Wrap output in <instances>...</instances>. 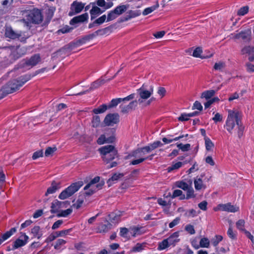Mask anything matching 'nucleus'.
Wrapping results in <instances>:
<instances>
[{
  "mask_svg": "<svg viewBox=\"0 0 254 254\" xmlns=\"http://www.w3.org/2000/svg\"><path fill=\"white\" fill-rule=\"evenodd\" d=\"M139 148L141 153H142L143 155H144L147 153H149L152 150L150 144L148 146H145L143 147H140Z\"/></svg>",
  "mask_w": 254,
  "mask_h": 254,
  "instance_id": "nucleus-62",
  "label": "nucleus"
},
{
  "mask_svg": "<svg viewBox=\"0 0 254 254\" xmlns=\"http://www.w3.org/2000/svg\"><path fill=\"white\" fill-rule=\"evenodd\" d=\"M220 206L222 210L227 212H236L239 210V207L232 205L230 203L221 204Z\"/></svg>",
  "mask_w": 254,
  "mask_h": 254,
  "instance_id": "nucleus-24",
  "label": "nucleus"
},
{
  "mask_svg": "<svg viewBox=\"0 0 254 254\" xmlns=\"http://www.w3.org/2000/svg\"><path fill=\"white\" fill-rule=\"evenodd\" d=\"M66 241H65L63 239H58L56 243L54 246L55 249H56V250L60 249L61 247L63 245H64L66 243Z\"/></svg>",
  "mask_w": 254,
  "mask_h": 254,
  "instance_id": "nucleus-55",
  "label": "nucleus"
},
{
  "mask_svg": "<svg viewBox=\"0 0 254 254\" xmlns=\"http://www.w3.org/2000/svg\"><path fill=\"white\" fill-rule=\"evenodd\" d=\"M223 237L221 235H216L215 239L212 240V244L215 247L217 246L218 244L222 240Z\"/></svg>",
  "mask_w": 254,
  "mask_h": 254,
  "instance_id": "nucleus-57",
  "label": "nucleus"
},
{
  "mask_svg": "<svg viewBox=\"0 0 254 254\" xmlns=\"http://www.w3.org/2000/svg\"><path fill=\"white\" fill-rule=\"evenodd\" d=\"M92 122L93 124L92 126L94 127H99L100 124V117L98 115L93 116Z\"/></svg>",
  "mask_w": 254,
  "mask_h": 254,
  "instance_id": "nucleus-54",
  "label": "nucleus"
},
{
  "mask_svg": "<svg viewBox=\"0 0 254 254\" xmlns=\"http://www.w3.org/2000/svg\"><path fill=\"white\" fill-rule=\"evenodd\" d=\"M234 38L236 39H241L245 42H249L251 39V31L250 29L242 31L235 34Z\"/></svg>",
  "mask_w": 254,
  "mask_h": 254,
  "instance_id": "nucleus-11",
  "label": "nucleus"
},
{
  "mask_svg": "<svg viewBox=\"0 0 254 254\" xmlns=\"http://www.w3.org/2000/svg\"><path fill=\"white\" fill-rule=\"evenodd\" d=\"M205 148L207 151H210L214 147V144L209 138H205L204 139Z\"/></svg>",
  "mask_w": 254,
  "mask_h": 254,
  "instance_id": "nucleus-43",
  "label": "nucleus"
},
{
  "mask_svg": "<svg viewBox=\"0 0 254 254\" xmlns=\"http://www.w3.org/2000/svg\"><path fill=\"white\" fill-rule=\"evenodd\" d=\"M177 147L181 149L182 151H189L190 148V144L187 143L186 144H183V143H178L177 144Z\"/></svg>",
  "mask_w": 254,
  "mask_h": 254,
  "instance_id": "nucleus-44",
  "label": "nucleus"
},
{
  "mask_svg": "<svg viewBox=\"0 0 254 254\" xmlns=\"http://www.w3.org/2000/svg\"><path fill=\"white\" fill-rule=\"evenodd\" d=\"M88 18V14L86 12L80 15L74 17L70 20L69 24L71 25H75L77 24L87 21Z\"/></svg>",
  "mask_w": 254,
  "mask_h": 254,
  "instance_id": "nucleus-18",
  "label": "nucleus"
},
{
  "mask_svg": "<svg viewBox=\"0 0 254 254\" xmlns=\"http://www.w3.org/2000/svg\"><path fill=\"white\" fill-rule=\"evenodd\" d=\"M107 224H103L102 223L99 224L98 227V231L99 233H106L110 230L112 228V225L107 220H106Z\"/></svg>",
  "mask_w": 254,
  "mask_h": 254,
  "instance_id": "nucleus-25",
  "label": "nucleus"
},
{
  "mask_svg": "<svg viewBox=\"0 0 254 254\" xmlns=\"http://www.w3.org/2000/svg\"><path fill=\"white\" fill-rule=\"evenodd\" d=\"M117 150L115 147L112 145H107L103 146L98 149V151L100 153L101 157L105 156V157L109 153H112L114 155L115 151Z\"/></svg>",
  "mask_w": 254,
  "mask_h": 254,
  "instance_id": "nucleus-13",
  "label": "nucleus"
},
{
  "mask_svg": "<svg viewBox=\"0 0 254 254\" xmlns=\"http://www.w3.org/2000/svg\"><path fill=\"white\" fill-rule=\"evenodd\" d=\"M175 186L176 187L180 188L184 190H188L189 187L190 186L187 183L184 182L183 181H177L175 183Z\"/></svg>",
  "mask_w": 254,
  "mask_h": 254,
  "instance_id": "nucleus-40",
  "label": "nucleus"
},
{
  "mask_svg": "<svg viewBox=\"0 0 254 254\" xmlns=\"http://www.w3.org/2000/svg\"><path fill=\"white\" fill-rule=\"evenodd\" d=\"M187 191L186 199H189L191 198H194L195 197V195L194 194V190L192 187L190 185Z\"/></svg>",
  "mask_w": 254,
  "mask_h": 254,
  "instance_id": "nucleus-46",
  "label": "nucleus"
},
{
  "mask_svg": "<svg viewBox=\"0 0 254 254\" xmlns=\"http://www.w3.org/2000/svg\"><path fill=\"white\" fill-rule=\"evenodd\" d=\"M118 15L114 12V10L109 11L108 13L107 16H106L107 22L111 21L117 17Z\"/></svg>",
  "mask_w": 254,
  "mask_h": 254,
  "instance_id": "nucleus-48",
  "label": "nucleus"
},
{
  "mask_svg": "<svg viewBox=\"0 0 254 254\" xmlns=\"http://www.w3.org/2000/svg\"><path fill=\"white\" fill-rule=\"evenodd\" d=\"M108 217H109L110 220L111 222H117L120 219L117 215V213L112 212L108 215Z\"/></svg>",
  "mask_w": 254,
  "mask_h": 254,
  "instance_id": "nucleus-61",
  "label": "nucleus"
},
{
  "mask_svg": "<svg viewBox=\"0 0 254 254\" xmlns=\"http://www.w3.org/2000/svg\"><path fill=\"white\" fill-rule=\"evenodd\" d=\"M228 117L226 121L225 125L227 130L230 133H232V130L235 126V123L239 125V122L241 119V115L239 111L229 110Z\"/></svg>",
  "mask_w": 254,
  "mask_h": 254,
  "instance_id": "nucleus-2",
  "label": "nucleus"
},
{
  "mask_svg": "<svg viewBox=\"0 0 254 254\" xmlns=\"http://www.w3.org/2000/svg\"><path fill=\"white\" fill-rule=\"evenodd\" d=\"M100 177L99 176H96L94 178H93L92 180L90 181V182L88 183L84 188V190H87L91 186H93V185H94L97 183H99L101 181H100Z\"/></svg>",
  "mask_w": 254,
  "mask_h": 254,
  "instance_id": "nucleus-36",
  "label": "nucleus"
},
{
  "mask_svg": "<svg viewBox=\"0 0 254 254\" xmlns=\"http://www.w3.org/2000/svg\"><path fill=\"white\" fill-rule=\"evenodd\" d=\"M124 176L123 173H115L108 180L107 183L109 187L111 186L115 182L118 181L120 178Z\"/></svg>",
  "mask_w": 254,
  "mask_h": 254,
  "instance_id": "nucleus-27",
  "label": "nucleus"
},
{
  "mask_svg": "<svg viewBox=\"0 0 254 254\" xmlns=\"http://www.w3.org/2000/svg\"><path fill=\"white\" fill-rule=\"evenodd\" d=\"M245 221L243 219H240L236 222V227L238 229L241 231L244 232L246 230L244 227L245 226Z\"/></svg>",
  "mask_w": 254,
  "mask_h": 254,
  "instance_id": "nucleus-47",
  "label": "nucleus"
},
{
  "mask_svg": "<svg viewBox=\"0 0 254 254\" xmlns=\"http://www.w3.org/2000/svg\"><path fill=\"white\" fill-rule=\"evenodd\" d=\"M153 87L151 86L149 90H146V87L144 84L139 89L137 90V93L139 95L140 98L137 100V103L142 104L144 99H147L149 98L153 94Z\"/></svg>",
  "mask_w": 254,
  "mask_h": 254,
  "instance_id": "nucleus-5",
  "label": "nucleus"
},
{
  "mask_svg": "<svg viewBox=\"0 0 254 254\" xmlns=\"http://www.w3.org/2000/svg\"><path fill=\"white\" fill-rule=\"evenodd\" d=\"M225 66V64L224 62H220L216 63L213 66L215 70L222 71Z\"/></svg>",
  "mask_w": 254,
  "mask_h": 254,
  "instance_id": "nucleus-50",
  "label": "nucleus"
},
{
  "mask_svg": "<svg viewBox=\"0 0 254 254\" xmlns=\"http://www.w3.org/2000/svg\"><path fill=\"white\" fill-rule=\"evenodd\" d=\"M140 14H141V12L139 10H130L128 11L125 15L121 17L119 21L120 22H123L125 21H127L132 18H134V17H137L139 15H140Z\"/></svg>",
  "mask_w": 254,
  "mask_h": 254,
  "instance_id": "nucleus-20",
  "label": "nucleus"
},
{
  "mask_svg": "<svg viewBox=\"0 0 254 254\" xmlns=\"http://www.w3.org/2000/svg\"><path fill=\"white\" fill-rule=\"evenodd\" d=\"M201 178H196L194 181V187L196 190H200L203 187V183L202 178L204 176L203 175H201Z\"/></svg>",
  "mask_w": 254,
  "mask_h": 254,
  "instance_id": "nucleus-33",
  "label": "nucleus"
},
{
  "mask_svg": "<svg viewBox=\"0 0 254 254\" xmlns=\"http://www.w3.org/2000/svg\"><path fill=\"white\" fill-rule=\"evenodd\" d=\"M41 60L39 54H35L29 59H24L20 63L19 66L21 67L31 66L33 67L38 64Z\"/></svg>",
  "mask_w": 254,
  "mask_h": 254,
  "instance_id": "nucleus-7",
  "label": "nucleus"
},
{
  "mask_svg": "<svg viewBox=\"0 0 254 254\" xmlns=\"http://www.w3.org/2000/svg\"><path fill=\"white\" fill-rule=\"evenodd\" d=\"M169 247V245L168 242L166 239L163 240L162 242L159 243L157 250L159 251H162L165 250Z\"/></svg>",
  "mask_w": 254,
  "mask_h": 254,
  "instance_id": "nucleus-41",
  "label": "nucleus"
},
{
  "mask_svg": "<svg viewBox=\"0 0 254 254\" xmlns=\"http://www.w3.org/2000/svg\"><path fill=\"white\" fill-rule=\"evenodd\" d=\"M90 4H92V8L90 10L91 20H93L98 15L103 13L105 11V10H102L101 8L96 6L95 2H91Z\"/></svg>",
  "mask_w": 254,
  "mask_h": 254,
  "instance_id": "nucleus-15",
  "label": "nucleus"
},
{
  "mask_svg": "<svg viewBox=\"0 0 254 254\" xmlns=\"http://www.w3.org/2000/svg\"><path fill=\"white\" fill-rule=\"evenodd\" d=\"M215 94V91L214 90H210L205 91L202 93L201 95V98H205L206 100H209Z\"/></svg>",
  "mask_w": 254,
  "mask_h": 254,
  "instance_id": "nucleus-32",
  "label": "nucleus"
},
{
  "mask_svg": "<svg viewBox=\"0 0 254 254\" xmlns=\"http://www.w3.org/2000/svg\"><path fill=\"white\" fill-rule=\"evenodd\" d=\"M60 188L61 183L60 182H57L55 181H52L51 186L48 188L45 195L48 196L50 194L54 193Z\"/></svg>",
  "mask_w": 254,
  "mask_h": 254,
  "instance_id": "nucleus-23",
  "label": "nucleus"
},
{
  "mask_svg": "<svg viewBox=\"0 0 254 254\" xmlns=\"http://www.w3.org/2000/svg\"><path fill=\"white\" fill-rule=\"evenodd\" d=\"M249 6H245L240 8L237 12V15L239 16H243L247 14L249 11Z\"/></svg>",
  "mask_w": 254,
  "mask_h": 254,
  "instance_id": "nucleus-51",
  "label": "nucleus"
},
{
  "mask_svg": "<svg viewBox=\"0 0 254 254\" xmlns=\"http://www.w3.org/2000/svg\"><path fill=\"white\" fill-rule=\"evenodd\" d=\"M84 4L77 1H74L71 4L70 10L68 15L70 16H73L76 14L80 13L84 8Z\"/></svg>",
  "mask_w": 254,
  "mask_h": 254,
  "instance_id": "nucleus-10",
  "label": "nucleus"
},
{
  "mask_svg": "<svg viewBox=\"0 0 254 254\" xmlns=\"http://www.w3.org/2000/svg\"><path fill=\"white\" fill-rule=\"evenodd\" d=\"M70 205V201L66 200L61 201L58 199L54 200L51 203L50 212L51 213H57L62 208H66Z\"/></svg>",
  "mask_w": 254,
  "mask_h": 254,
  "instance_id": "nucleus-6",
  "label": "nucleus"
},
{
  "mask_svg": "<svg viewBox=\"0 0 254 254\" xmlns=\"http://www.w3.org/2000/svg\"><path fill=\"white\" fill-rule=\"evenodd\" d=\"M31 78V74H26L17 79H14L8 81L9 85L14 88V92L18 90L25 83Z\"/></svg>",
  "mask_w": 254,
  "mask_h": 254,
  "instance_id": "nucleus-4",
  "label": "nucleus"
},
{
  "mask_svg": "<svg viewBox=\"0 0 254 254\" xmlns=\"http://www.w3.org/2000/svg\"><path fill=\"white\" fill-rule=\"evenodd\" d=\"M73 29V27H70L68 25H65L58 31V33H67L70 32Z\"/></svg>",
  "mask_w": 254,
  "mask_h": 254,
  "instance_id": "nucleus-56",
  "label": "nucleus"
},
{
  "mask_svg": "<svg viewBox=\"0 0 254 254\" xmlns=\"http://www.w3.org/2000/svg\"><path fill=\"white\" fill-rule=\"evenodd\" d=\"M21 31H14L11 27H7L5 31V37L13 40L19 39L21 36Z\"/></svg>",
  "mask_w": 254,
  "mask_h": 254,
  "instance_id": "nucleus-17",
  "label": "nucleus"
},
{
  "mask_svg": "<svg viewBox=\"0 0 254 254\" xmlns=\"http://www.w3.org/2000/svg\"><path fill=\"white\" fill-rule=\"evenodd\" d=\"M22 236H24V240H21L19 238L17 239L13 243L11 247L12 251L15 250L20 247L25 246L28 242L29 237L24 233H21Z\"/></svg>",
  "mask_w": 254,
  "mask_h": 254,
  "instance_id": "nucleus-12",
  "label": "nucleus"
},
{
  "mask_svg": "<svg viewBox=\"0 0 254 254\" xmlns=\"http://www.w3.org/2000/svg\"><path fill=\"white\" fill-rule=\"evenodd\" d=\"M83 185L82 181H78L71 184L67 188L61 192L59 195L60 199H65L77 191Z\"/></svg>",
  "mask_w": 254,
  "mask_h": 254,
  "instance_id": "nucleus-3",
  "label": "nucleus"
},
{
  "mask_svg": "<svg viewBox=\"0 0 254 254\" xmlns=\"http://www.w3.org/2000/svg\"><path fill=\"white\" fill-rule=\"evenodd\" d=\"M72 209L70 208L64 210H59V212L57 213V216L58 217H66L69 215H70L72 213Z\"/></svg>",
  "mask_w": 254,
  "mask_h": 254,
  "instance_id": "nucleus-34",
  "label": "nucleus"
},
{
  "mask_svg": "<svg viewBox=\"0 0 254 254\" xmlns=\"http://www.w3.org/2000/svg\"><path fill=\"white\" fill-rule=\"evenodd\" d=\"M23 21L26 26H29L31 23L39 24L43 21V16L40 10L36 8L25 9L21 11Z\"/></svg>",
  "mask_w": 254,
  "mask_h": 254,
  "instance_id": "nucleus-1",
  "label": "nucleus"
},
{
  "mask_svg": "<svg viewBox=\"0 0 254 254\" xmlns=\"http://www.w3.org/2000/svg\"><path fill=\"white\" fill-rule=\"evenodd\" d=\"M183 165V163L181 162H178L174 164H173L171 166H169L167 168V170L168 172H171L174 170H177L179 169L182 167Z\"/></svg>",
  "mask_w": 254,
  "mask_h": 254,
  "instance_id": "nucleus-42",
  "label": "nucleus"
},
{
  "mask_svg": "<svg viewBox=\"0 0 254 254\" xmlns=\"http://www.w3.org/2000/svg\"><path fill=\"white\" fill-rule=\"evenodd\" d=\"M202 51L200 47L196 48L192 53V56L195 58H200L201 59H205L211 57L212 56V54H211L209 56H201V54L202 53Z\"/></svg>",
  "mask_w": 254,
  "mask_h": 254,
  "instance_id": "nucleus-30",
  "label": "nucleus"
},
{
  "mask_svg": "<svg viewBox=\"0 0 254 254\" xmlns=\"http://www.w3.org/2000/svg\"><path fill=\"white\" fill-rule=\"evenodd\" d=\"M57 148L56 147H48L46 148L45 152V155L46 156L48 157L51 155L55 151L57 150Z\"/></svg>",
  "mask_w": 254,
  "mask_h": 254,
  "instance_id": "nucleus-59",
  "label": "nucleus"
},
{
  "mask_svg": "<svg viewBox=\"0 0 254 254\" xmlns=\"http://www.w3.org/2000/svg\"><path fill=\"white\" fill-rule=\"evenodd\" d=\"M115 128H108L106 130L107 143H112L115 141Z\"/></svg>",
  "mask_w": 254,
  "mask_h": 254,
  "instance_id": "nucleus-22",
  "label": "nucleus"
},
{
  "mask_svg": "<svg viewBox=\"0 0 254 254\" xmlns=\"http://www.w3.org/2000/svg\"><path fill=\"white\" fill-rule=\"evenodd\" d=\"M72 229L70 228L66 230H63L60 231H56L55 232L57 237H63L65 235H68L70 232L72 231Z\"/></svg>",
  "mask_w": 254,
  "mask_h": 254,
  "instance_id": "nucleus-45",
  "label": "nucleus"
},
{
  "mask_svg": "<svg viewBox=\"0 0 254 254\" xmlns=\"http://www.w3.org/2000/svg\"><path fill=\"white\" fill-rule=\"evenodd\" d=\"M69 43L64 46L56 52L53 53L52 55V59L54 60L58 58L59 56L63 57L65 55H68L70 51L72 50V47H68Z\"/></svg>",
  "mask_w": 254,
  "mask_h": 254,
  "instance_id": "nucleus-9",
  "label": "nucleus"
},
{
  "mask_svg": "<svg viewBox=\"0 0 254 254\" xmlns=\"http://www.w3.org/2000/svg\"><path fill=\"white\" fill-rule=\"evenodd\" d=\"M143 244L137 243L132 249L133 252H140L143 250Z\"/></svg>",
  "mask_w": 254,
  "mask_h": 254,
  "instance_id": "nucleus-63",
  "label": "nucleus"
},
{
  "mask_svg": "<svg viewBox=\"0 0 254 254\" xmlns=\"http://www.w3.org/2000/svg\"><path fill=\"white\" fill-rule=\"evenodd\" d=\"M137 105V100H134L130 102L128 105H125L121 104L120 106L121 112L124 114L128 113L132 110H134Z\"/></svg>",
  "mask_w": 254,
  "mask_h": 254,
  "instance_id": "nucleus-21",
  "label": "nucleus"
},
{
  "mask_svg": "<svg viewBox=\"0 0 254 254\" xmlns=\"http://www.w3.org/2000/svg\"><path fill=\"white\" fill-rule=\"evenodd\" d=\"M121 68L114 75V76L112 78H109L107 80H105L102 78H99L96 81L93 82L91 84V86L89 88V90H94L98 88H99L100 86L104 84L106 81H110L112 79H113L116 75L119 73V72L121 70Z\"/></svg>",
  "mask_w": 254,
  "mask_h": 254,
  "instance_id": "nucleus-14",
  "label": "nucleus"
},
{
  "mask_svg": "<svg viewBox=\"0 0 254 254\" xmlns=\"http://www.w3.org/2000/svg\"><path fill=\"white\" fill-rule=\"evenodd\" d=\"M113 28V25H111L107 27H105L103 29H100L99 30H97L95 32H94V33L95 34L96 37L98 35L102 36L104 35L105 34H107L108 32H111V30Z\"/></svg>",
  "mask_w": 254,
  "mask_h": 254,
  "instance_id": "nucleus-26",
  "label": "nucleus"
},
{
  "mask_svg": "<svg viewBox=\"0 0 254 254\" xmlns=\"http://www.w3.org/2000/svg\"><path fill=\"white\" fill-rule=\"evenodd\" d=\"M242 54H248L249 55H254V47L250 46H245L242 51Z\"/></svg>",
  "mask_w": 254,
  "mask_h": 254,
  "instance_id": "nucleus-39",
  "label": "nucleus"
},
{
  "mask_svg": "<svg viewBox=\"0 0 254 254\" xmlns=\"http://www.w3.org/2000/svg\"><path fill=\"white\" fill-rule=\"evenodd\" d=\"M120 122V116L118 113H110L107 114L104 120V123L107 126H113Z\"/></svg>",
  "mask_w": 254,
  "mask_h": 254,
  "instance_id": "nucleus-8",
  "label": "nucleus"
},
{
  "mask_svg": "<svg viewBox=\"0 0 254 254\" xmlns=\"http://www.w3.org/2000/svg\"><path fill=\"white\" fill-rule=\"evenodd\" d=\"M185 230L191 235L195 234V230L192 225L190 224L187 225L185 228Z\"/></svg>",
  "mask_w": 254,
  "mask_h": 254,
  "instance_id": "nucleus-64",
  "label": "nucleus"
},
{
  "mask_svg": "<svg viewBox=\"0 0 254 254\" xmlns=\"http://www.w3.org/2000/svg\"><path fill=\"white\" fill-rule=\"evenodd\" d=\"M55 10L56 8L54 7H51L50 8H48L46 14L47 15V18L49 20H50L53 17Z\"/></svg>",
  "mask_w": 254,
  "mask_h": 254,
  "instance_id": "nucleus-60",
  "label": "nucleus"
},
{
  "mask_svg": "<svg viewBox=\"0 0 254 254\" xmlns=\"http://www.w3.org/2000/svg\"><path fill=\"white\" fill-rule=\"evenodd\" d=\"M97 143L99 144H103L106 143V132L104 134H102L100 136V137L98 138L97 140Z\"/></svg>",
  "mask_w": 254,
  "mask_h": 254,
  "instance_id": "nucleus-58",
  "label": "nucleus"
},
{
  "mask_svg": "<svg viewBox=\"0 0 254 254\" xmlns=\"http://www.w3.org/2000/svg\"><path fill=\"white\" fill-rule=\"evenodd\" d=\"M114 155H113L112 153L111 154H108L105 157V156H103L102 157V158L104 162L107 163H109L110 161H112L116 158L118 157V150L115 151V153H114Z\"/></svg>",
  "mask_w": 254,
  "mask_h": 254,
  "instance_id": "nucleus-29",
  "label": "nucleus"
},
{
  "mask_svg": "<svg viewBox=\"0 0 254 254\" xmlns=\"http://www.w3.org/2000/svg\"><path fill=\"white\" fill-rule=\"evenodd\" d=\"M200 247L201 248H208L209 246V241L206 238H202L199 242Z\"/></svg>",
  "mask_w": 254,
  "mask_h": 254,
  "instance_id": "nucleus-53",
  "label": "nucleus"
},
{
  "mask_svg": "<svg viewBox=\"0 0 254 254\" xmlns=\"http://www.w3.org/2000/svg\"><path fill=\"white\" fill-rule=\"evenodd\" d=\"M239 123V125L237 126L238 127V135L239 138H240L243 134V132L245 127L242 124L241 119H240Z\"/></svg>",
  "mask_w": 254,
  "mask_h": 254,
  "instance_id": "nucleus-52",
  "label": "nucleus"
},
{
  "mask_svg": "<svg viewBox=\"0 0 254 254\" xmlns=\"http://www.w3.org/2000/svg\"><path fill=\"white\" fill-rule=\"evenodd\" d=\"M85 41L84 40L83 37H82L80 39H76L74 40L73 41L69 43V45L68 47H71L72 49L74 48L78 47L79 46H81L84 44H85Z\"/></svg>",
  "mask_w": 254,
  "mask_h": 254,
  "instance_id": "nucleus-31",
  "label": "nucleus"
},
{
  "mask_svg": "<svg viewBox=\"0 0 254 254\" xmlns=\"http://www.w3.org/2000/svg\"><path fill=\"white\" fill-rule=\"evenodd\" d=\"M104 181L103 180L101 181V182L97 184L95 186H91L90 188H89L87 190H85V191L83 193L84 195L86 196H89L93 194L97 190H100L102 188V187L104 185Z\"/></svg>",
  "mask_w": 254,
  "mask_h": 254,
  "instance_id": "nucleus-19",
  "label": "nucleus"
},
{
  "mask_svg": "<svg viewBox=\"0 0 254 254\" xmlns=\"http://www.w3.org/2000/svg\"><path fill=\"white\" fill-rule=\"evenodd\" d=\"M14 92V88L9 85L8 82L3 85L0 89V99H1L8 94Z\"/></svg>",
  "mask_w": 254,
  "mask_h": 254,
  "instance_id": "nucleus-16",
  "label": "nucleus"
},
{
  "mask_svg": "<svg viewBox=\"0 0 254 254\" xmlns=\"http://www.w3.org/2000/svg\"><path fill=\"white\" fill-rule=\"evenodd\" d=\"M128 8V5L122 4L117 6L114 10L115 13H116V14L119 16L126 12Z\"/></svg>",
  "mask_w": 254,
  "mask_h": 254,
  "instance_id": "nucleus-28",
  "label": "nucleus"
},
{
  "mask_svg": "<svg viewBox=\"0 0 254 254\" xmlns=\"http://www.w3.org/2000/svg\"><path fill=\"white\" fill-rule=\"evenodd\" d=\"M107 109H108V108L106 104H102L98 108L94 109L93 110V112L95 114H101L105 112L107 110Z\"/></svg>",
  "mask_w": 254,
  "mask_h": 254,
  "instance_id": "nucleus-37",
  "label": "nucleus"
},
{
  "mask_svg": "<svg viewBox=\"0 0 254 254\" xmlns=\"http://www.w3.org/2000/svg\"><path fill=\"white\" fill-rule=\"evenodd\" d=\"M85 197V196L84 195V194H80L78 196L76 203L73 204L72 206L77 209L80 208L81 205L84 202Z\"/></svg>",
  "mask_w": 254,
  "mask_h": 254,
  "instance_id": "nucleus-38",
  "label": "nucleus"
},
{
  "mask_svg": "<svg viewBox=\"0 0 254 254\" xmlns=\"http://www.w3.org/2000/svg\"><path fill=\"white\" fill-rule=\"evenodd\" d=\"M159 4L158 1H157L156 4H155L151 7H147V8H146L145 9H144V10L142 12V14L143 15H147L149 14V13H151L152 11H153L155 9H156L157 8L159 7Z\"/></svg>",
  "mask_w": 254,
  "mask_h": 254,
  "instance_id": "nucleus-35",
  "label": "nucleus"
},
{
  "mask_svg": "<svg viewBox=\"0 0 254 254\" xmlns=\"http://www.w3.org/2000/svg\"><path fill=\"white\" fill-rule=\"evenodd\" d=\"M121 102V98L113 99L111 100L108 105H107L108 109L116 107L118 104Z\"/></svg>",
  "mask_w": 254,
  "mask_h": 254,
  "instance_id": "nucleus-49",
  "label": "nucleus"
}]
</instances>
